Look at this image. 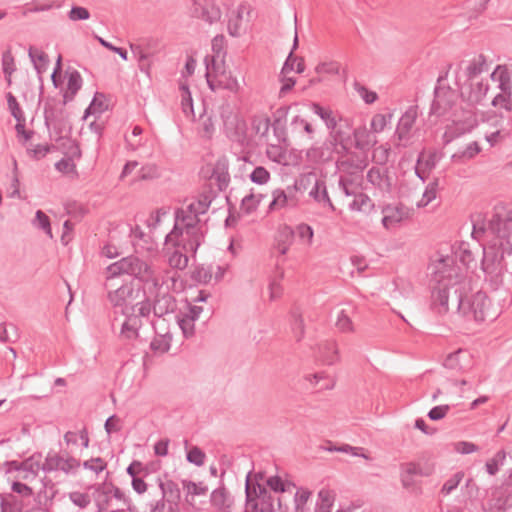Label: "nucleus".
Segmentation results:
<instances>
[{
    "mask_svg": "<svg viewBox=\"0 0 512 512\" xmlns=\"http://www.w3.org/2000/svg\"><path fill=\"white\" fill-rule=\"evenodd\" d=\"M485 233L493 237L488 246L504 256L512 255V203L499 202L487 221H473L472 236L478 239Z\"/></svg>",
    "mask_w": 512,
    "mask_h": 512,
    "instance_id": "nucleus-1",
    "label": "nucleus"
},
{
    "mask_svg": "<svg viewBox=\"0 0 512 512\" xmlns=\"http://www.w3.org/2000/svg\"><path fill=\"white\" fill-rule=\"evenodd\" d=\"M454 292L457 294V310L467 320L481 323L487 319H495L494 313L490 312L491 301L485 292L478 291L466 298L462 296L458 288H455Z\"/></svg>",
    "mask_w": 512,
    "mask_h": 512,
    "instance_id": "nucleus-2",
    "label": "nucleus"
},
{
    "mask_svg": "<svg viewBox=\"0 0 512 512\" xmlns=\"http://www.w3.org/2000/svg\"><path fill=\"white\" fill-rule=\"evenodd\" d=\"M146 295L144 287L139 283H125L114 291L108 292V300L116 313L129 314L138 307V301Z\"/></svg>",
    "mask_w": 512,
    "mask_h": 512,
    "instance_id": "nucleus-3",
    "label": "nucleus"
},
{
    "mask_svg": "<svg viewBox=\"0 0 512 512\" xmlns=\"http://www.w3.org/2000/svg\"><path fill=\"white\" fill-rule=\"evenodd\" d=\"M175 219L186 229V237L182 239V248L186 252H191L192 257H195L205 238L204 232L198 226L200 223L199 216L189 213L187 209H177Z\"/></svg>",
    "mask_w": 512,
    "mask_h": 512,
    "instance_id": "nucleus-4",
    "label": "nucleus"
},
{
    "mask_svg": "<svg viewBox=\"0 0 512 512\" xmlns=\"http://www.w3.org/2000/svg\"><path fill=\"white\" fill-rule=\"evenodd\" d=\"M69 101L48 96L44 102V123L46 127L53 126L54 131L61 135L69 124V113L65 106Z\"/></svg>",
    "mask_w": 512,
    "mask_h": 512,
    "instance_id": "nucleus-5",
    "label": "nucleus"
},
{
    "mask_svg": "<svg viewBox=\"0 0 512 512\" xmlns=\"http://www.w3.org/2000/svg\"><path fill=\"white\" fill-rule=\"evenodd\" d=\"M246 512H275L274 497L264 485L245 486Z\"/></svg>",
    "mask_w": 512,
    "mask_h": 512,
    "instance_id": "nucleus-6",
    "label": "nucleus"
},
{
    "mask_svg": "<svg viewBox=\"0 0 512 512\" xmlns=\"http://www.w3.org/2000/svg\"><path fill=\"white\" fill-rule=\"evenodd\" d=\"M481 267L486 275V279H489L495 285H499L502 282L504 273L507 271L505 256L494 247L487 246L483 250Z\"/></svg>",
    "mask_w": 512,
    "mask_h": 512,
    "instance_id": "nucleus-7",
    "label": "nucleus"
},
{
    "mask_svg": "<svg viewBox=\"0 0 512 512\" xmlns=\"http://www.w3.org/2000/svg\"><path fill=\"white\" fill-rule=\"evenodd\" d=\"M434 98L430 106V116L440 118L445 116L456 104L457 91L449 85H436Z\"/></svg>",
    "mask_w": 512,
    "mask_h": 512,
    "instance_id": "nucleus-8",
    "label": "nucleus"
},
{
    "mask_svg": "<svg viewBox=\"0 0 512 512\" xmlns=\"http://www.w3.org/2000/svg\"><path fill=\"white\" fill-rule=\"evenodd\" d=\"M155 295L152 299L153 314L157 318H162L165 315L174 313L177 309L176 298L167 290H163V285L158 278L152 281Z\"/></svg>",
    "mask_w": 512,
    "mask_h": 512,
    "instance_id": "nucleus-9",
    "label": "nucleus"
},
{
    "mask_svg": "<svg viewBox=\"0 0 512 512\" xmlns=\"http://www.w3.org/2000/svg\"><path fill=\"white\" fill-rule=\"evenodd\" d=\"M190 16L208 24L220 21L222 12L213 0H191Z\"/></svg>",
    "mask_w": 512,
    "mask_h": 512,
    "instance_id": "nucleus-10",
    "label": "nucleus"
},
{
    "mask_svg": "<svg viewBox=\"0 0 512 512\" xmlns=\"http://www.w3.org/2000/svg\"><path fill=\"white\" fill-rule=\"evenodd\" d=\"M123 274L134 276L140 282H151L155 277L150 265L137 256H127L120 259Z\"/></svg>",
    "mask_w": 512,
    "mask_h": 512,
    "instance_id": "nucleus-11",
    "label": "nucleus"
},
{
    "mask_svg": "<svg viewBox=\"0 0 512 512\" xmlns=\"http://www.w3.org/2000/svg\"><path fill=\"white\" fill-rule=\"evenodd\" d=\"M204 61L206 64L205 77L207 84L212 91H216L217 89H226L231 92H237L239 90V83L236 78L231 76L227 77L225 73L217 75L216 72H213L212 69H210L208 57H205Z\"/></svg>",
    "mask_w": 512,
    "mask_h": 512,
    "instance_id": "nucleus-12",
    "label": "nucleus"
},
{
    "mask_svg": "<svg viewBox=\"0 0 512 512\" xmlns=\"http://www.w3.org/2000/svg\"><path fill=\"white\" fill-rule=\"evenodd\" d=\"M418 116V106H410L398 121L395 137L399 142L407 141L410 138L411 130Z\"/></svg>",
    "mask_w": 512,
    "mask_h": 512,
    "instance_id": "nucleus-13",
    "label": "nucleus"
},
{
    "mask_svg": "<svg viewBox=\"0 0 512 512\" xmlns=\"http://www.w3.org/2000/svg\"><path fill=\"white\" fill-rule=\"evenodd\" d=\"M336 146L328 139L320 146H312L307 150V158L314 163H327L333 159Z\"/></svg>",
    "mask_w": 512,
    "mask_h": 512,
    "instance_id": "nucleus-14",
    "label": "nucleus"
},
{
    "mask_svg": "<svg viewBox=\"0 0 512 512\" xmlns=\"http://www.w3.org/2000/svg\"><path fill=\"white\" fill-rule=\"evenodd\" d=\"M351 128L350 121L339 117L335 122L334 128L329 129V140L332 142V146L342 144L345 141H351L352 134L349 132Z\"/></svg>",
    "mask_w": 512,
    "mask_h": 512,
    "instance_id": "nucleus-15",
    "label": "nucleus"
},
{
    "mask_svg": "<svg viewBox=\"0 0 512 512\" xmlns=\"http://www.w3.org/2000/svg\"><path fill=\"white\" fill-rule=\"evenodd\" d=\"M210 503L214 507L215 512H232L234 501L225 486L222 485L212 491Z\"/></svg>",
    "mask_w": 512,
    "mask_h": 512,
    "instance_id": "nucleus-16",
    "label": "nucleus"
},
{
    "mask_svg": "<svg viewBox=\"0 0 512 512\" xmlns=\"http://www.w3.org/2000/svg\"><path fill=\"white\" fill-rule=\"evenodd\" d=\"M158 485L163 498H165L167 503L170 505V509H173L172 506L178 508L181 501V491L178 484L171 479L163 481L161 478H158Z\"/></svg>",
    "mask_w": 512,
    "mask_h": 512,
    "instance_id": "nucleus-17",
    "label": "nucleus"
},
{
    "mask_svg": "<svg viewBox=\"0 0 512 512\" xmlns=\"http://www.w3.org/2000/svg\"><path fill=\"white\" fill-rule=\"evenodd\" d=\"M429 472L422 469L421 465L415 462L401 464L400 481L405 489L414 485V476H428Z\"/></svg>",
    "mask_w": 512,
    "mask_h": 512,
    "instance_id": "nucleus-18",
    "label": "nucleus"
},
{
    "mask_svg": "<svg viewBox=\"0 0 512 512\" xmlns=\"http://www.w3.org/2000/svg\"><path fill=\"white\" fill-rule=\"evenodd\" d=\"M449 300V288L447 286H437L431 293V308L437 314H446Z\"/></svg>",
    "mask_w": 512,
    "mask_h": 512,
    "instance_id": "nucleus-19",
    "label": "nucleus"
},
{
    "mask_svg": "<svg viewBox=\"0 0 512 512\" xmlns=\"http://www.w3.org/2000/svg\"><path fill=\"white\" fill-rule=\"evenodd\" d=\"M125 316V321L122 323L120 336L127 340H134L139 337V330L143 325L141 319H138L132 311L129 314H122Z\"/></svg>",
    "mask_w": 512,
    "mask_h": 512,
    "instance_id": "nucleus-20",
    "label": "nucleus"
},
{
    "mask_svg": "<svg viewBox=\"0 0 512 512\" xmlns=\"http://www.w3.org/2000/svg\"><path fill=\"white\" fill-rule=\"evenodd\" d=\"M294 235L295 232L290 226L283 225L279 227L275 238L274 247L281 255H285L289 250V247L294 241Z\"/></svg>",
    "mask_w": 512,
    "mask_h": 512,
    "instance_id": "nucleus-21",
    "label": "nucleus"
},
{
    "mask_svg": "<svg viewBox=\"0 0 512 512\" xmlns=\"http://www.w3.org/2000/svg\"><path fill=\"white\" fill-rule=\"evenodd\" d=\"M489 90V85L483 83L482 81L477 82L476 84L469 85L468 95L465 96L463 92H461V97L467 101V103L471 106H476L481 104L483 99L485 98L487 92Z\"/></svg>",
    "mask_w": 512,
    "mask_h": 512,
    "instance_id": "nucleus-22",
    "label": "nucleus"
},
{
    "mask_svg": "<svg viewBox=\"0 0 512 512\" xmlns=\"http://www.w3.org/2000/svg\"><path fill=\"white\" fill-rule=\"evenodd\" d=\"M28 55L33 63L34 69L39 75V79L42 81V74L46 72L50 63L48 55L34 46L29 47Z\"/></svg>",
    "mask_w": 512,
    "mask_h": 512,
    "instance_id": "nucleus-23",
    "label": "nucleus"
},
{
    "mask_svg": "<svg viewBox=\"0 0 512 512\" xmlns=\"http://www.w3.org/2000/svg\"><path fill=\"white\" fill-rule=\"evenodd\" d=\"M488 70V64L486 56L479 54L469 61L468 65L464 69V76L466 81H471L478 75Z\"/></svg>",
    "mask_w": 512,
    "mask_h": 512,
    "instance_id": "nucleus-24",
    "label": "nucleus"
},
{
    "mask_svg": "<svg viewBox=\"0 0 512 512\" xmlns=\"http://www.w3.org/2000/svg\"><path fill=\"white\" fill-rule=\"evenodd\" d=\"M490 77L493 81L499 82L501 93L512 95L511 77L506 65H498Z\"/></svg>",
    "mask_w": 512,
    "mask_h": 512,
    "instance_id": "nucleus-25",
    "label": "nucleus"
},
{
    "mask_svg": "<svg viewBox=\"0 0 512 512\" xmlns=\"http://www.w3.org/2000/svg\"><path fill=\"white\" fill-rule=\"evenodd\" d=\"M290 130L293 135H306L308 139H313L315 134V128L313 127L312 123L308 122L306 119L299 115L294 116L291 120Z\"/></svg>",
    "mask_w": 512,
    "mask_h": 512,
    "instance_id": "nucleus-26",
    "label": "nucleus"
},
{
    "mask_svg": "<svg viewBox=\"0 0 512 512\" xmlns=\"http://www.w3.org/2000/svg\"><path fill=\"white\" fill-rule=\"evenodd\" d=\"M320 358L323 363L333 365L339 361L337 343L334 340H326L319 344Z\"/></svg>",
    "mask_w": 512,
    "mask_h": 512,
    "instance_id": "nucleus-27",
    "label": "nucleus"
},
{
    "mask_svg": "<svg viewBox=\"0 0 512 512\" xmlns=\"http://www.w3.org/2000/svg\"><path fill=\"white\" fill-rule=\"evenodd\" d=\"M367 180L374 186L379 187L382 190L390 191L391 182L388 177V169L381 170L377 167H372L367 172Z\"/></svg>",
    "mask_w": 512,
    "mask_h": 512,
    "instance_id": "nucleus-28",
    "label": "nucleus"
},
{
    "mask_svg": "<svg viewBox=\"0 0 512 512\" xmlns=\"http://www.w3.org/2000/svg\"><path fill=\"white\" fill-rule=\"evenodd\" d=\"M24 501L12 493L0 495V512H23Z\"/></svg>",
    "mask_w": 512,
    "mask_h": 512,
    "instance_id": "nucleus-29",
    "label": "nucleus"
},
{
    "mask_svg": "<svg viewBox=\"0 0 512 512\" xmlns=\"http://www.w3.org/2000/svg\"><path fill=\"white\" fill-rule=\"evenodd\" d=\"M353 197L349 203L350 210L368 213L374 208V203L367 194L358 191Z\"/></svg>",
    "mask_w": 512,
    "mask_h": 512,
    "instance_id": "nucleus-30",
    "label": "nucleus"
},
{
    "mask_svg": "<svg viewBox=\"0 0 512 512\" xmlns=\"http://www.w3.org/2000/svg\"><path fill=\"white\" fill-rule=\"evenodd\" d=\"M310 108L324 121L327 128H334L335 122L337 121V115L330 107H324L317 102H311Z\"/></svg>",
    "mask_w": 512,
    "mask_h": 512,
    "instance_id": "nucleus-31",
    "label": "nucleus"
},
{
    "mask_svg": "<svg viewBox=\"0 0 512 512\" xmlns=\"http://www.w3.org/2000/svg\"><path fill=\"white\" fill-rule=\"evenodd\" d=\"M82 87V77L77 70L68 73L67 91L63 94L66 101H72Z\"/></svg>",
    "mask_w": 512,
    "mask_h": 512,
    "instance_id": "nucleus-32",
    "label": "nucleus"
},
{
    "mask_svg": "<svg viewBox=\"0 0 512 512\" xmlns=\"http://www.w3.org/2000/svg\"><path fill=\"white\" fill-rule=\"evenodd\" d=\"M225 37L223 35H216L212 40V51L214 53L213 56L208 57L210 69H212L213 72L217 71V64L216 59L217 58H224L226 52H225Z\"/></svg>",
    "mask_w": 512,
    "mask_h": 512,
    "instance_id": "nucleus-33",
    "label": "nucleus"
},
{
    "mask_svg": "<svg viewBox=\"0 0 512 512\" xmlns=\"http://www.w3.org/2000/svg\"><path fill=\"white\" fill-rule=\"evenodd\" d=\"M352 136L355 140V147L359 150H367L371 146L372 134L365 126L357 127L353 130Z\"/></svg>",
    "mask_w": 512,
    "mask_h": 512,
    "instance_id": "nucleus-34",
    "label": "nucleus"
},
{
    "mask_svg": "<svg viewBox=\"0 0 512 512\" xmlns=\"http://www.w3.org/2000/svg\"><path fill=\"white\" fill-rule=\"evenodd\" d=\"M481 152V147L477 141H473L462 151L452 155V160L456 163H465L476 157Z\"/></svg>",
    "mask_w": 512,
    "mask_h": 512,
    "instance_id": "nucleus-35",
    "label": "nucleus"
},
{
    "mask_svg": "<svg viewBox=\"0 0 512 512\" xmlns=\"http://www.w3.org/2000/svg\"><path fill=\"white\" fill-rule=\"evenodd\" d=\"M291 328L296 340L299 342L305 336V324L302 317V313L299 308H293L291 310Z\"/></svg>",
    "mask_w": 512,
    "mask_h": 512,
    "instance_id": "nucleus-36",
    "label": "nucleus"
},
{
    "mask_svg": "<svg viewBox=\"0 0 512 512\" xmlns=\"http://www.w3.org/2000/svg\"><path fill=\"white\" fill-rule=\"evenodd\" d=\"M317 178L318 176L314 172L303 174L299 177V179L295 180L293 186H288L287 190L290 194H292V191L304 192L309 188L311 189Z\"/></svg>",
    "mask_w": 512,
    "mask_h": 512,
    "instance_id": "nucleus-37",
    "label": "nucleus"
},
{
    "mask_svg": "<svg viewBox=\"0 0 512 512\" xmlns=\"http://www.w3.org/2000/svg\"><path fill=\"white\" fill-rule=\"evenodd\" d=\"M185 237L186 229L175 219L173 229L165 237V244H171L173 247L182 248V239Z\"/></svg>",
    "mask_w": 512,
    "mask_h": 512,
    "instance_id": "nucleus-38",
    "label": "nucleus"
},
{
    "mask_svg": "<svg viewBox=\"0 0 512 512\" xmlns=\"http://www.w3.org/2000/svg\"><path fill=\"white\" fill-rule=\"evenodd\" d=\"M335 495L331 490L321 489L318 493L315 512H331Z\"/></svg>",
    "mask_w": 512,
    "mask_h": 512,
    "instance_id": "nucleus-39",
    "label": "nucleus"
},
{
    "mask_svg": "<svg viewBox=\"0 0 512 512\" xmlns=\"http://www.w3.org/2000/svg\"><path fill=\"white\" fill-rule=\"evenodd\" d=\"M175 250L169 255L168 263L174 269L183 270L188 266L189 257L183 248L174 247Z\"/></svg>",
    "mask_w": 512,
    "mask_h": 512,
    "instance_id": "nucleus-40",
    "label": "nucleus"
},
{
    "mask_svg": "<svg viewBox=\"0 0 512 512\" xmlns=\"http://www.w3.org/2000/svg\"><path fill=\"white\" fill-rule=\"evenodd\" d=\"M497 510L508 511L512 509V484H506L494 504Z\"/></svg>",
    "mask_w": 512,
    "mask_h": 512,
    "instance_id": "nucleus-41",
    "label": "nucleus"
},
{
    "mask_svg": "<svg viewBox=\"0 0 512 512\" xmlns=\"http://www.w3.org/2000/svg\"><path fill=\"white\" fill-rule=\"evenodd\" d=\"M384 217L382 224L385 228H390L399 223L403 218L402 208L387 206L383 209Z\"/></svg>",
    "mask_w": 512,
    "mask_h": 512,
    "instance_id": "nucleus-42",
    "label": "nucleus"
},
{
    "mask_svg": "<svg viewBox=\"0 0 512 512\" xmlns=\"http://www.w3.org/2000/svg\"><path fill=\"white\" fill-rule=\"evenodd\" d=\"M213 277V265L209 264H201L195 267L192 271L191 278L202 284H207L211 281Z\"/></svg>",
    "mask_w": 512,
    "mask_h": 512,
    "instance_id": "nucleus-43",
    "label": "nucleus"
},
{
    "mask_svg": "<svg viewBox=\"0 0 512 512\" xmlns=\"http://www.w3.org/2000/svg\"><path fill=\"white\" fill-rule=\"evenodd\" d=\"M62 462H63V456H61L57 452L50 451L47 454L44 463H42L41 470L46 473L58 471V470L61 471Z\"/></svg>",
    "mask_w": 512,
    "mask_h": 512,
    "instance_id": "nucleus-44",
    "label": "nucleus"
},
{
    "mask_svg": "<svg viewBox=\"0 0 512 512\" xmlns=\"http://www.w3.org/2000/svg\"><path fill=\"white\" fill-rule=\"evenodd\" d=\"M289 196H291V194L288 191L286 192L283 189H275L272 192L273 199L268 206V211L271 212L285 207L288 203Z\"/></svg>",
    "mask_w": 512,
    "mask_h": 512,
    "instance_id": "nucleus-45",
    "label": "nucleus"
},
{
    "mask_svg": "<svg viewBox=\"0 0 512 512\" xmlns=\"http://www.w3.org/2000/svg\"><path fill=\"white\" fill-rule=\"evenodd\" d=\"M211 204V198L209 195L202 194L197 201L190 203L187 206V210L191 214L202 215L207 212Z\"/></svg>",
    "mask_w": 512,
    "mask_h": 512,
    "instance_id": "nucleus-46",
    "label": "nucleus"
},
{
    "mask_svg": "<svg viewBox=\"0 0 512 512\" xmlns=\"http://www.w3.org/2000/svg\"><path fill=\"white\" fill-rule=\"evenodd\" d=\"M183 489L186 491V500L189 501V497L192 498L198 495H205L208 491V487L203 485L202 482L195 483L191 480H182Z\"/></svg>",
    "mask_w": 512,
    "mask_h": 512,
    "instance_id": "nucleus-47",
    "label": "nucleus"
},
{
    "mask_svg": "<svg viewBox=\"0 0 512 512\" xmlns=\"http://www.w3.org/2000/svg\"><path fill=\"white\" fill-rule=\"evenodd\" d=\"M438 186H439V179L435 178L432 182H430L427 185V187H426V189H425V191H424V193L422 195V198L418 202L417 206L418 207H425L430 202H432L436 198Z\"/></svg>",
    "mask_w": 512,
    "mask_h": 512,
    "instance_id": "nucleus-48",
    "label": "nucleus"
},
{
    "mask_svg": "<svg viewBox=\"0 0 512 512\" xmlns=\"http://www.w3.org/2000/svg\"><path fill=\"white\" fill-rule=\"evenodd\" d=\"M2 69L8 85H11V75L16 70V66L10 50L5 51L2 55Z\"/></svg>",
    "mask_w": 512,
    "mask_h": 512,
    "instance_id": "nucleus-49",
    "label": "nucleus"
},
{
    "mask_svg": "<svg viewBox=\"0 0 512 512\" xmlns=\"http://www.w3.org/2000/svg\"><path fill=\"white\" fill-rule=\"evenodd\" d=\"M312 492L306 488H299L294 496L295 512H306V504Z\"/></svg>",
    "mask_w": 512,
    "mask_h": 512,
    "instance_id": "nucleus-50",
    "label": "nucleus"
},
{
    "mask_svg": "<svg viewBox=\"0 0 512 512\" xmlns=\"http://www.w3.org/2000/svg\"><path fill=\"white\" fill-rule=\"evenodd\" d=\"M138 307L134 309V315L138 318H147L153 312L152 299L145 295L138 301Z\"/></svg>",
    "mask_w": 512,
    "mask_h": 512,
    "instance_id": "nucleus-51",
    "label": "nucleus"
},
{
    "mask_svg": "<svg viewBox=\"0 0 512 512\" xmlns=\"http://www.w3.org/2000/svg\"><path fill=\"white\" fill-rule=\"evenodd\" d=\"M138 307L134 309V315L138 318H147L153 312L152 299L145 295L138 301Z\"/></svg>",
    "mask_w": 512,
    "mask_h": 512,
    "instance_id": "nucleus-52",
    "label": "nucleus"
},
{
    "mask_svg": "<svg viewBox=\"0 0 512 512\" xmlns=\"http://www.w3.org/2000/svg\"><path fill=\"white\" fill-rule=\"evenodd\" d=\"M177 322L179 327L182 330V333L185 338H190L195 335V321L191 318H188L183 313L177 315Z\"/></svg>",
    "mask_w": 512,
    "mask_h": 512,
    "instance_id": "nucleus-53",
    "label": "nucleus"
},
{
    "mask_svg": "<svg viewBox=\"0 0 512 512\" xmlns=\"http://www.w3.org/2000/svg\"><path fill=\"white\" fill-rule=\"evenodd\" d=\"M506 453L504 450L498 451L494 457L486 462V470L488 474L495 475L499 471V467L504 464Z\"/></svg>",
    "mask_w": 512,
    "mask_h": 512,
    "instance_id": "nucleus-54",
    "label": "nucleus"
},
{
    "mask_svg": "<svg viewBox=\"0 0 512 512\" xmlns=\"http://www.w3.org/2000/svg\"><path fill=\"white\" fill-rule=\"evenodd\" d=\"M252 129L256 134L261 136H266L269 132L270 126L272 123L270 122L269 117H254L252 119Z\"/></svg>",
    "mask_w": 512,
    "mask_h": 512,
    "instance_id": "nucleus-55",
    "label": "nucleus"
},
{
    "mask_svg": "<svg viewBox=\"0 0 512 512\" xmlns=\"http://www.w3.org/2000/svg\"><path fill=\"white\" fill-rule=\"evenodd\" d=\"M98 96L104 97L102 93L97 92L91 101L90 105L86 108L84 112V118H87L89 115H94L96 113L101 114L107 108L104 102L98 99Z\"/></svg>",
    "mask_w": 512,
    "mask_h": 512,
    "instance_id": "nucleus-56",
    "label": "nucleus"
},
{
    "mask_svg": "<svg viewBox=\"0 0 512 512\" xmlns=\"http://www.w3.org/2000/svg\"><path fill=\"white\" fill-rule=\"evenodd\" d=\"M206 454L198 446L191 447L186 454V459L198 467L202 466L205 462Z\"/></svg>",
    "mask_w": 512,
    "mask_h": 512,
    "instance_id": "nucleus-57",
    "label": "nucleus"
},
{
    "mask_svg": "<svg viewBox=\"0 0 512 512\" xmlns=\"http://www.w3.org/2000/svg\"><path fill=\"white\" fill-rule=\"evenodd\" d=\"M70 501L80 509L87 508L91 503L90 495L78 491H73L68 494Z\"/></svg>",
    "mask_w": 512,
    "mask_h": 512,
    "instance_id": "nucleus-58",
    "label": "nucleus"
},
{
    "mask_svg": "<svg viewBox=\"0 0 512 512\" xmlns=\"http://www.w3.org/2000/svg\"><path fill=\"white\" fill-rule=\"evenodd\" d=\"M464 477L463 471L456 472L453 476H451L442 486L441 493L443 495L450 494L453 490H455L460 484L461 480Z\"/></svg>",
    "mask_w": 512,
    "mask_h": 512,
    "instance_id": "nucleus-59",
    "label": "nucleus"
},
{
    "mask_svg": "<svg viewBox=\"0 0 512 512\" xmlns=\"http://www.w3.org/2000/svg\"><path fill=\"white\" fill-rule=\"evenodd\" d=\"M82 466L85 469L99 474L107 468V462L101 457H92L91 459L84 461Z\"/></svg>",
    "mask_w": 512,
    "mask_h": 512,
    "instance_id": "nucleus-60",
    "label": "nucleus"
},
{
    "mask_svg": "<svg viewBox=\"0 0 512 512\" xmlns=\"http://www.w3.org/2000/svg\"><path fill=\"white\" fill-rule=\"evenodd\" d=\"M270 179V172L263 166H257L250 174V180L258 185L266 184Z\"/></svg>",
    "mask_w": 512,
    "mask_h": 512,
    "instance_id": "nucleus-61",
    "label": "nucleus"
},
{
    "mask_svg": "<svg viewBox=\"0 0 512 512\" xmlns=\"http://www.w3.org/2000/svg\"><path fill=\"white\" fill-rule=\"evenodd\" d=\"M271 127L273 128L274 136L277 138L278 142L286 148L290 146V141L287 135L286 124H277L272 123Z\"/></svg>",
    "mask_w": 512,
    "mask_h": 512,
    "instance_id": "nucleus-62",
    "label": "nucleus"
},
{
    "mask_svg": "<svg viewBox=\"0 0 512 512\" xmlns=\"http://www.w3.org/2000/svg\"><path fill=\"white\" fill-rule=\"evenodd\" d=\"M6 99L8 108L14 119L25 118L22 108L20 107L16 97L11 92L6 94Z\"/></svg>",
    "mask_w": 512,
    "mask_h": 512,
    "instance_id": "nucleus-63",
    "label": "nucleus"
},
{
    "mask_svg": "<svg viewBox=\"0 0 512 512\" xmlns=\"http://www.w3.org/2000/svg\"><path fill=\"white\" fill-rule=\"evenodd\" d=\"M259 206V200H256V195L253 193H250L249 195H246L242 201H241V210L246 214L249 215L257 210Z\"/></svg>",
    "mask_w": 512,
    "mask_h": 512,
    "instance_id": "nucleus-64",
    "label": "nucleus"
}]
</instances>
